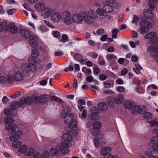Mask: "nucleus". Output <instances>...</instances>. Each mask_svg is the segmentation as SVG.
<instances>
[{
    "label": "nucleus",
    "instance_id": "nucleus-57",
    "mask_svg": "<svg viewBox=\"0 0 158 158\" xmlns=\"http://www.w3.org/2000/svg\"><path fill=\"white\" fill-rule=\"evenodd\" d=\"M34 158H41V155L39 153L36 151H34L33 155H32Z\"/></svg>",
    "mask_w": 158,
    "mask_h": 158
},
{
    "label": "nucleus",
    "instance_id": "nucleus-35",
    "mask_svg": "<svg viewBox=\"0 0 158 158\" xmlns=\"http://www.w3.org/2000/svg\"><path fill=\"white\" fill-rule=\"evenodd\" d=\"M8 28V26L6 23H0V31H2L3 30L7 31Z\"/></svg>",
    "mask_w": 158,
    "mask_h": 158
},
{
    "label": "nucleus",
    "instance_id": "nucleus-58",
    "mask_svg": "<svg viewBox=\"0 0 158 158\" xmlns=\"http://www.w3.org/2000/svg\"><path fill=\"white\" fill-rule=\"evenodd\" d=\"M7 81V79L6 77L3 76H1L0 74V83L4 84Z\"/></svg>",
    "mask_w": 158,
    "mask_h": 158
},
{
    "label": "nucleus",
    "instance_id": "nucleus-46",
    "mask_svg": "<svg viewBox=\"0 0 158 158\" xmlns=\"http://www.w3.org/2000/svg\"><path fill=\"white\" fill-rule=\"evenodd\" d=\"M33 150L31 148H27L25 154L27 156H31L33 155Z\"/></svg>",
    "mask_w": 158,
    "mask_h": 158
},
{
    "label": "nucleus",
    "instance_id": "nucleus-30",
    "mask_svg": "<svg viewBox=\"0 0 158 158\" xmlns=\"http://www.w3.org/2000/svg\"><path fill=\"white\" fill-rule=\"evenodd\" d=\"M4 121L5 126L9 124L14 123L13 119L9 116H7L5 117Z\"/></svg>",
    "mask_w": 158,
    "mask_h": 158
},
{
    "label": "nucleus",
    "instance_id": "nucleus-42",
    "mask_svg": "<svg viewBox=\"0 0 158 158\" xmlns=\"http://www.w3.org/2000/svg\"><path fill=\"white\" fill-rule=\"evenodd\" d=\"M124 105L126 108L129 109L131 108L132 104L129 101H126L124 102Z\"/></svg>",
    "mask_w": 158,
    "mask_h": 158
},
{
    "label": "nucleus",
    "instance_id": "nucleus-54",
    "mask_svg": "<svg viewBox=\"0 0 158 158\" xmlns=\"http://www.w3.org/2000/svg\"><path fill=\"white\" fill-rule=\"evenodd\" d=\"M51 99L53 101H55L58 102H62V100L60 98L53 96H51Z\"/></svg>",
    "mask_w": 158,
    "mask_h": 158
},
{
    "label": "nucleus",
    "instance_id": "nucleus-64",
    "mask_svg": "<svg viewBox=\"0 0 158 158\" xmlns=\"http://www.w3.org/2000/svg\"><path fill=\"white\" fill-rule=\"evenodd\" d=\"M48 79V77H46V80H42L40 81V84L42 85H46L47 83V80Z\"/></svg>",
    "mask_w": 158,
    "mask_h": 158
},
{
    "label": "nucleus",
    "instance_id": "nucleus-5",
    "mask_svg": "<svg viewBox=\"0 0 158 158\" xmlns=\"http://www.w3.org/2000/svg\"><path fill=\"white\" fill-rule=\"evenodd\" d=\"M61 145L60 147V151L63 155H66L68 153L69 151L68 148L69 147V144L67 142L64 141L61 142Z\"/></svg>",
    "mask_w": 158,
    "mask_h": 158
},
{
    "label": "nucleus",
    "instance_id": "nucleus-50",
    "mask_svg": "<svg viewBox=\"0 0 158 158\" xmlns=\"http://www.w3.org/2000/svg\"><path fill=\"white\" fill-rule=\"evenodd\" d=\"M30 71H31L33 72H35L36 70L37 67L34 64H29Z\"/></svg>",
    "mask_w": 158,
    "mask_h": 158
},
{
    "label": "nucleus",
    "instance_id": "nucleus-10",
    "mask_svg": "<svg viewBox=\"0 0 158 158\" xmlns=\"http://www.w3.org/2000/svg\"><path fill=\"white\" fill-rule=\"evenodd\" d=\"M61 18L60 14L58 12H55L52 14L51 16V19L53 22H59Z\"/></svg>",
    "mask_w": 158,
    "mask_h": 158
},
{
    "label": "nucleus",
    "instance_id": "nucleus-24",
    "mask_svg": "<svg viewBox=\"0 0 158 158\" xmlns=\"http://www.w3.org/2000/svg\"><path fill=\"white\" fill-rule=\"evenodd\" d=\"M39 99L40 102L42 104H45L49 100V98L46 95L40 96L39 97Z\"/></svg>",
    "mask_w": 158,
    "mask_h": 158
},
{
    "label": "nucleus",
    "instance_id": "nucleus-44",
    "mask_svg": "<svg viewBox=\"0 0 158 158\" xmlns=\"http://www.w3.org/2000/svg\"><path fill=\"white\" fill-rule=\"evenodd\" d=\"M143 117L147 119L150 120L152 118V115L150 112H146L144 113Z\"/></svg>",
    "mask_w": 158,
    "mask_h": 158
},
{
    "label": "nucleus",
    "instance_id": "nucleus-28",
    "mask_svg": "<svg viewBox=\"0 0 158 158\" xmlns=\"http://www.w3.org/2000/svg\"><path fill=\"white\" fill-rule=\"evenodd\" d=\"M9 27L11 33L12 34H15L17 31V28L14 23H11L9 24Z\"/></svg>",
    "mask_w": 158,
    "mask_h": 158
},
{
    "label": "nucleus",
    "instance_id": "nucleus-55",
    "mask_svg": "<svg viewBox=\"0 0 158 158\" xmlns=\"http://www.w3.org/2000/svg\"><path fill=\"white\" fill-rule=\"evenodd\" d=\"M135 89L136 92L139 94H142L145 92L144 89L142 87H136Z\"/></svg>",
    "mask_w": 158,
    "mask_h": 158
},
{
    "label": "nucleus",
    "instance_id": "nucleus-16",
    "mask_svg": "<svg viewBox=\"0 0 158 158\" xmlns=\"http://www.w3.org/2000/svg\"><path fill=\"white\" fill-rule=\"evenodd\" d=\"M140 25L141 26H144L148 28H150L152 27V24L148 20H143L140 22Z\"/></svg>",
    "mask_w": 158,
    "mask_h": 158
},
{
    "label": "nucleus",
    "instance_id": "nucleus-19",
    "mask_svg": "<svg viewBox=\"0 0 158 158\" xmlns=\"http://www.w3.org/2000/svg\"><path fill=\"white\" fill-rule=\"evenodd\" d=\"M29 64H23L21 66V69L24 73H28L30 72Z\"/></svg>",
    "mask_w": 158,
    "mask_h": 158
},
{
    "label": "nucleus",
    "instance_id": "nucleus-25",
    "mask_svg": "<svg viewBox=\"0 0 158 158\" xmlns=\"http://www.w3.org/2000/svg\"><path fill=\"white\" fill-rule=\"evenodd\" d=\"M111 150V148L110 147H104L101 149L100 154L102 155H104L108 154V153L110 152Z\"/></svg>",
    "mask_w": 158,
    "mask_h": 158
},
{
    "label": "nucleus",
    "instance_id": "nucleus-34",
    "mask_svg": "<svg viewBox=\"0 0 158 158\" xmlns=\"http://www.w3.org/2000/svg\"><path fill=\"white\" fill-rule=\"evenodd\" d=\"M77 124V121L76 120L74 119L73 118L69 123V128H75L76 127Z\"/></svg>",
    "mask_w": 158,
    "mask_h": 158
},
{
    "label": "nucleus",
    "instance_id": "nucleus-53",
    "mask_svg": "<svg viewBox=\"0 0 158 158\" xmlns=\"http://www.w3.org/2000/svg\"><path fill=\"white\" fill-rule=\"evenodd\" d=\"M98 64L100 65H105V61L104 60L101 56H99L98 57Z\"/></svg>",
    "mask_w": 158,
    "mask_h": 158
},
{
    "label": "nucleus",
    "instance_id": "nucleus-3",
    "mask_svg": "<svg viewBox=\"0 0 158 158\" xmlns=\"http://www.w3.org/2000/svg\"><path fill=\"white\" fill-rule=\"evenodd\" d=\"M64 114L66 116L64 119V121L66 124L69 123L73 118V115L72 114H70V109L68 108H65L64 110Z\"/></svg>",
    "mask_w": 158,
    "mask_h": 158
},
{
    "label": "nucleus",
    "instance_id": "nucleus-21",
    "mask_svg": "<svg viewBox=\"0 0 158 158\" xmlns=\"http://www.w3.org/2000/svg\"><path fill=\"white\" fill-rule=\"evenodd\" d=\"M131 111L133 114H135L136 112L142 114L143 110L141 109L140 107L138 106H134L131 110Z\"/></svg>",
    "mask_w": 158,
    "mask_h": 158
},
{
    "label": "nucleus",
    "instance_id": "nucleus-62",
    "mask_svg": "<svg viewBox=\"0 0 158 158\" xmlns=\"http://www.w3.org/2000/svg\"><path fill=\"white\" fill-rule=\"evenodd\" d=\"M44 22L45 24L48 27L51 28H54V26L52 24H51L49 21L46 20H44Z\"/></svg>",
    "mask_w": 158,
    "mask_h": 158
},
{
    "label": "nucleus",
    "instance_id": "nucleus-15",
    "mask_svg": "<svg viewBox=\"0 0 158 158\" xmlns=\"http://www.w3.org/2000/svg\"><path fill=\"white\" fill-rule=\"evenodd\" d=\"M18 31L20 33L22 36L25 38L28 39L30 36L31 34L28 31L24 29H20L18 30Z\"/></svg>",
    "mask_w": 158,
    "mask_h": 158
},
{
    "label": "nucleus",
    "instance_id": "nucleus-36",
    "mask_svg": "<svg viewBox=\"0 0 158 158\" xmlns=\"http://www.w3.org/2000/svg\"><path fill=\"white\" fill-rule=\"evenodd\" d=\"M73 58L77 61H80L83 60V58L82 55L79 53H77L73 56Z\"/></svg>",
    "mask_w": 158,
    "mask_h": 158
},
{
    "label": "nucleus",
    "instance_id": "nucleus-52",
    "mask_svg": "<svg viewBox=\"0 0 158 158\" xmlns=\"http://www.w3.org/2000/svg\"><path fill=\"white\" fill-rule=\"evenodd\" d=\"M38 29L40 31L44 32L47 31L48 30V28L44 25L40 26Z\"/></svg>",
    "mask_w": 158,
    "mask_h": 158
},
{
    "label": "nucleus",
    "instance_id": "nucleus-59",
    "mask_svg": "<svg viewBox=\"0 0 158 158\" xmlns=\"http://www.w3.org/2000/svg\"><path fill=\"white\" fill-rule=\"evenodd\" d=\"M74 68L73 66L72 65H70L69 67L66 68L64 69V71L65 72H68V71H72L73 70Z\"/></svg>",
    "mask_w": 158,
    "mask_h": 158
},
{
    "label": "nucleus",
    "instance_id": "nucleus-31",
    "mask_svg": "<svg viewBox=\"0 0 158 158\" xmlns=\"http://www.w3.org/2000/svg\"><path fill=\"white\" fill-rule=\"evenodd\" d=\"M123 97L121 94L118 95L117 97L114 100V101L116 103L121 104L123 100Z\"/></svg>",
    "mask_w": 158,
    "mask_h": 158
},
{
    "label": "nucleus",
    "instance_id": "nucleus-13",
    "mask_svg": "<svg viewBox=\"0 0 158 158\" xmlns=\"http://www.w3.org/2000/svg\"><path fill=\"white\" fill-rule=\"evenodd\" d=\"M62 138L63 140L73 143V145L75 144L74 141H72V137L69 133L64 134L62 136Z\"/></svg>",
    "mask_w": 158,
    "mask_h": 158
},
{
    "label": "nucleus",
    "instance_id": "nucleus-6",
    "mask_svg": "<svg viewBox=\"0 0 158 158\" xmlns=\"http://www.w3.org/2000/svg\"><path fill=\"white\" fill-rule=\"evenodd\" d=\"M144 38L146 39H150L151 42H153L155 40H158V36L156 35V33L155 32H151L146 34Z\"/></svg>",
    "mask_w": 158,
    "mask_h": 158
},
{
    "label": "nucleus",
    "instance_id": "nucleus-49",
    "mask_svg": "<svg viewBox=\"0 0 158 158\" xmlns=\"http://www.w3.org/2000/svg\"><path fill=\"white\" fill-rule=\"evenodd\" d=\"M139 21V17L135 15H133V19L131 21V23L133 24L137 23Z\"/></svg>",
    "mask_w": 158,
    "mask_h": 158
},
{
    "label": "nucleus",
    "instance_id": "nucleus-63",
    "mask_svg": "<svg viewBox=\"0 0 158 158\" xmlns=\"http://www.w3.org/2000/svg\"><path fill=\"white\" fill-rule=\"evenodd\" d=\"M117 90L118 92L122 93L125 91V88L122 86H119L117 87Z\"/></svg>",
    "mask_w": 158,
    "mask_h": 158
},
{
    "label": "nucleus",
    "instance_id": "nucleus-27",
    "mask_svg": "<svg viewBox=\"0 0 158 158\" xmlns=\"http://www.w3.org/2000/svg\"><path fill=\"white\" fill-rule=\"evenodd\" d=\"M98 108L101 110L106 111L108 109V106L104 102L100 103L98 105Z\"/></svg>",
    "mask_w": 158,
    "mask_h": 158
},
{
    "label": "nucleus",
    "instance_id": "nucleus-17",
    "mask_svg": "<svg viewBox=\"0 0 158 158\" xmlns=\"http://www.w3.org/2000/svg\"><path fill=\"white\" fill-rule=\"evenodd\" d=\"M22 134V132L18 131L13 133L12 136H10V138L12 141H14L18 139L20 137Z\"/></svg>",
    "mask_w": 158,
    "mask_h": 158
},
{
    "label": "nucleus",
    "instance_id": "nucleus-48",
    "mask_svg": "<svg viewBox=\"0 0 158 158\" xmlns=\"http://www.w3.org/2000/svg\"><path fill=\"white\" fill-rule=\"evenodd\" d=\"M152 50L151 52V55L152 57H154L157 56L158 55V49H151Z\"/></svg>",
    "mask_w": 158,
    "mask_h": 158
},
{
    "label": "nucleus",
    "instance_id": "nucleus-51",
    "mask_svg": "<svg viewBox=\"0 0 158 158\" xmlns=\"http://www.w3.org/2000/svg\"><path fill=\"white\" fill-rule=\"evenodd\" d=\"M21 94V93L19 92H17L15 93L10 96V98L12 99L19 97Z\"/></svg>",
    "mask_w": 158,
    "mask_h": 158
},
{
    "label": "nucleus",
    "instance_id": "nucleus-43",
    "mask_svg": "<svg viewBox=\"0 0 158 158\" xmlns=\"http://www.w3.org/2000/svg\"><path fill=\"white\" fill-rule=\"evenodd\" d=\"M19 103L20 101L19 102H12L10 106V108L12 110H15L17 107V105H19Z\"/></svg>",
    "mask_w": 158,
    "mask_h": 158
},
{
    "label": "nucleus",
    "instance_id": "nucleus-33",
    "mask_svg": "<svg viewBox=\"0 0 158 158\" xmlns=\"http://www.w3.org/2000/svg\"><path fill=\"white\" fill-rule=\"evenodd\" d=\"M50 153L51 155L57 156L60 154L59 150L56 148H52L51 149L50 151Z\"/></svg>",
    "mask_w": 158,
    "mask_h": 158
},
{
    "label": "nucleus",
    "instance_id": "nucleus-38",
    "mask_svg": "<svg viewBox=\"0 0 158 158\" xmlns=\"http://www.w3.org/2000/svg\"><path fill=\"white\" fill-rule=\"evenodd\" d=\"M27 149L26 146L25 145H23L21 146L18 149V150L19 152H21L22 153L25 154Z\"/></svg>",
    "mask_w": 158,
    "mask_h": 158
},
{
    "label": "nucleus",
    "instance_id": "nucleus-23",
    "mask_svg": "<svg viewBox=\"0 0 158 158\" xmlns=\"http://www.w3.org/2000/svg\"><path fill=\"white\" fill-rule=\"evenodd\" d=\"M106 58L107 60L110 62L114 63L117 60V57L113 54H108L106 56Z\"/></svg>",
    "mask_w": 158,
    "mask_h": 158
},
{
    "label": "nucleus",
    "instance_id": "nucleus-26",
    "mask_svg": "<svg viewBox=\"0 0 158 158\" xmlns=\"http://www.w3.org/2000/svg\"><path fill=\"white\" fill-rule=\"evenodd\" d=\"M14 77L16 81H21L23 78V75L19 72H17L15 73Z\"/></svg>",
    "mask_w": 158,
    "mask_h": 158
},
{
    "label": "nucleus",
    "instance_id": "nucleus-7",
    "mask_svg": "<svg viewBox=\"0 0 158 158\" xmlns=\"http://www.w3.org/2000/svg\"><path fill=\"white\" fill-rule=\"evenodd\" d=\"M91 111H92L91 114L92 119L93 120H97L98 117L99 110L96 107L94 106L91 108Z\"/></svg>",
    "mask_w": 158,
    "mask_h": 158
},
{
    "label": "nucleus",
    "instance_id": "nucleus-11",
    "mask_svg": "<svg viewBox=\"0 0 158 158\" xmlns=\"http://www.w3.org/2000/svg\"><path fill=\"white\" fill-rule=\"evenodd\" d=\"M33 98L31 97H29L25 99L22 98L20 100V105H23L24 104L30 105L31 104L32 102Z\"/></svg>",
    "mask_w": 158,
    "mask_h": 158
},
{
    "label": "nucleus",
    "instance_id": "nucleus-39",
    "mask_svg": "<svg viewBox=\"0 0 158 158\" xmlns=\"http://www.w3.org/2000/svg\"><path fill=\"white\" fill-rule=\"evenodd\" d=\"M93 127L95 129H99L101 127V123L99 121H95L93 123Z\"/></svg>",
    "mask_w": 158,
    "mask_h": 158
},
{
    "label": "nucleus",
    "instance_id": "nucleus-40",
    "mask_svg": "<svg viewBox=\"0 0 158 158\" xmlns=\"http://www.w3.org/2000/svg\"><path fill=\"white\" fill-rule=\"evenodd\" d=\"M149 28H146L145 27L141 26L139 31V32L141 34H145L149 31Z\"/></svg>",
    "mask_w": 158,
    "mask_h": 158
},
{
    "label": "nucleus",
    "instance_id": "nucleus-12",
    "mask_svg": "<svg viewBox=\"0 0 158 158\" xmlns=\"http://www.w3.org/2000/svg\"><path fill=\"white\" fill-rule=\"evenodd\" d=\"M52 9L49 8L45 7L42 11V15L44 17H48L53 11Z\"/></svg>",
    "mask_w": 158,
    "mask_h": 158
},
{
    "label": "nucleus",
    "instance_id": "nucleus-20",
    "mask_svg": "<svg viewBox=\"0 0 158 158\" xmlns=\"http://www.w3.org/2000/svg\"><path fill=\"white\" fill-rule=\"evenodd\" d=\"M104 9L106 13H111L114 11V8L113 6L109 4H106L103 6Z\"/></svg>",
    "mask_w": 158,
    "mask_h": 158
},
{
    "label": "nucleus",
    "instance_id": "nucleus-37",
    "mask_svg": "<svg viewBox=\"0 0 158 158\" xmlns=\"http://www.w3.org/2000/svg\"><path fill=\"white\" fill-rule=\"evenodd\" d=\"M39 55V51L37 49H33L31 52V55L33 57H36Z\"/></svg>",
    "mask_w": 158,
    "mask_h": 158
},
{
    "label": "nucleus",
    "instance_id": "nucleus-8",
    "mask_svg": "<svg viewBox=\"0 0 158 158\" xmlns=\"http://www.w3.org/2000/svg\"><path fill=\"white\" fill-rule=\"evenodd\" d=\"M38 40V37L36 36H31L29 40L30 45L32 47L36 48L38 47L37 41Z\"/></svg>",
    "mask_w": 158,
    "mask_h": 158
},
{
    "label": "nucleus",
    "instance_id": "nucleus-1",
    "mask_svg": "<svg viewBox=\"0 0 158 158\" xmlns=\"http://www.w3.org/2000/svg\"><path fill=\"white\" fill-rule=\"evenodd\" d=\"M83 21L88 24L93 23L95 19L97 17L96 12L94 10H90L87 14L84 11Z\"/></svg>",
    "mask_w": 158,
    "mask_h": 158
},
{
    "label": "nucleus",
    "instance_id": "nucleus-47",
    "mask_svg": "<svg viewBox=\"0 0 158 158\" xmlns=\"http://www.w3.org/2000/svg\"><path fill=\"white\" fill-rule=\"evenodd\" d=\"M82 71L84 73L89 75L91 73V71L90 69H89L85 67H83L82 68Z\"/></svg>",
    "mask_w": 158,
    "mask_h": 158
},
{
    "label": "nucleus",
    "instance_id": "nucleus-41",
    "mask_svg": "<svg viewBox=\"0 0 158 158\" xmlns=\"http://www.w3.org/2000/svg\"><path fill=\"white\" fill-rule=\"evenodd\" d=\"M62 39L59 40L61 42L65 43L69 41L68 36L66 34H63L62 35Z\"/></svg>",
    "mask_w": 158,
    "mask_h": 158
},
{
    "label": "nucleus",
    "instance_id": "nucleus-4",
    "mask_svg": "<svg viewBox=\"0 0 158 158\" xmlns=\"http://www.w3.org/2000/svg\"><path fill=\"white\" fill-rule=\"evenodd\" d=\"M84 11L74 14L72 16L73 22L80 23L83 21Z\"/></svg>",
    "mask_w": 158,
    "mask_h": 158
},
{
    "label": "nucleus",
    "instance_id": "nucleus-60",
    "mask_svg": "<svg viewBox=\"0 0 158 158\" xmlns=\"http://www.w3.org/2000/svg\"><path fill=\"white\" fill-rule=\"evenodd\" d=\"M151 142L152 143H157L158 144V137H153L151 138Z\"/></svg>",
    "mask_w": 158,
    "mask_h": 158
},
{
    "label": "nucleus",
    "instance_id": "nucleus-18",
    "mask_svg": "<svg viewBox=\"0 0 158 158\" xmlns=\"http://www.w3.org/2000/svg\"><path fill=\"white\" fill-rule=\"evenodd\" d=\"M152 44L150 46H148L147 48V51L148 52H150L151 51V49H158V40H155L152 42Z\"/></svg>",
    "mask_w": 158,
    "mask_h": 158
},
{
    "label": "nucleus",
    "instance_id": "nucleus-9",
    "mask_svg": "<svg viewBox=\"0 0 158 158\" xmlns=\"http://www.w3.org/2000/svg\"><path fill=\"white\" fill-rule=\"evenodd\" d=\"M144 18L149 19H152L154 17V14L151 10L148 9H144L143 11Z\"/></svg>",
    "mask_w": 158,
    "mask_h": 158
},
{
    "label": "nucleus",
    "instance_id": "nucleus-22",
    "mask_svg": "<svg viewBox=\"0 0 158 158\" xmlns=\"http://www.w3.org/2000/svg\"><path fill=\"white\" fill-rule=\"evenodd\" d=\"M35 8L39 11H42L45 8V6L43 3H36L35 6Z\"/></svg>",
    "mask_w": 158,
    "mask_h": 158
},
{
    "label": "nucleus",
    "instance_id": "nucleus-45",
    "mask_svg": "<svg viewBox=\"0 0 158 158\" xmlns=\"http://www.w3.org/2000/svg\"><path fill=\"white\" fill-rule=\"evenodd\" d=\"M21 144V142L19 141H14L12 143V145L15 148H19Z\"/></svg>",
    "mask_w": 158,
    "mask_h": 158
},
{
    "label": "nucleus",
    "instance_id": "nucleus-61",
    "mask_svg": "<svg viewBox=\"0 0 158 158\" xmlns=\"http://www.w3.org/2000/svg\"><path fill=\"white\" fill-rule=\"evenodd\" d=\"M52 35L55 37L58 38L60 35V33L58 31H54L52 32Z\"/></svg>",
    "mask_w": 158,
    "mask_h": 158
},
{
    "label": "nucleus",
    "instance_id": "nucleus-56",
    "mask_svg": "<svg viewBox=\"0 0 158 158\" xmlns=\"http://www.w3.org/2000/svg\"><path fill=\"white\" fill-rule=\"evenodd\" d=\"M104 30L103 29H100L98 30L96 32L94 33V34L96 35H102L104 32Z\"/></svg>",
    "mask_w": 158,
    "mask_h": 158
},
{
    "label": "nucleus",
    "instance_id": "nucleus-2",
    "mask_svg": "<svg viewBox=\"0 0 158 158\" xmlns=\"http://www.w3.org/2000/svg\"><path fill=\"white\" fill-rule=\"evenodd\" d=\"M62 16L64 22L65 24L69 25L72 24V19L70 12L68 11H63L62 14Z\"/></svg>",
    "mask_w": 158,
    "mask_h": 158
},
{
    "label": "nucleus",
    "instance_id": "nucleus-29",
    "mask_svg": "<svg viewBox=\"0 0 158 158\" xmlns=\"http://www.w3.org/2000/svg\"><path fill=\"white\" fill-rule=\"evenodd\" d=\"M156 0H149L148 2V5L149 8L153 10L156 6Z\"/></svg>",
    "mask_w": 158,
    "mask_h": 158
},
{
    "label": "nucleus",
    "instance_id": "nucleus-32",
    "mask_svg": "<svg viewBox=\"0 0 158 158\" xmlns=\"http://www.w3.org/2000/svg\"><path fill=\"white\" fill-rule=\"evenodd\" d=\"M96 13L99 16H104L106 12L104 9L103 7L102 8L100 7L98 8L96 10Z\"/></svg>",
    "mask_w": 158,
    "mask_h": 158
},
{
    "label": "nucleus",
    "instance_id": "nucleus-14",
    "mask_svg": "<svg viewBox=\"0 0 158 158\" xmlns=\"http://www.w3.org/2000/svg\"><path fill=\"white\" fill-rule=\"evenodd\" d=\"M17 126L14 123L9 124L5 126V129L9 132H14L16 130Z\"/></svg>",
    "mask_w": 158,
    "mask_h": 158
}]
</instances>
